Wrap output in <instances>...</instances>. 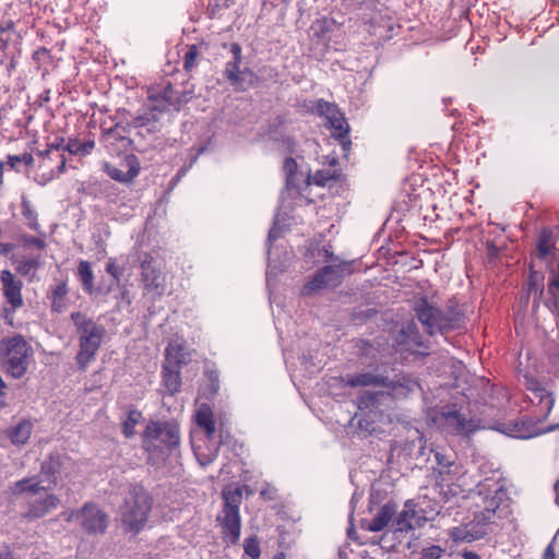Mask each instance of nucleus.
I'll list each match as a JSON object with an SVG mask.
<instances>
[{"label":"nucleus","mask_w":559,"mask_h":559,"mask_svg":"<svg viewBox=\"0 0 559 559\" xmlns=\"http://www.w3.org/2000/svg\"><path fill=\"white\" fill-rule=\"evenodd\" d=\"M63 142L64 141L61 139L57 143L49 144L47 150L38 153L41 162L39 164L35 180L39 185H47L64 171L67 158L61 153V150L68 151L73 155L86 156L93 151L95 146V143L92 140L81 142L78 139H69L64 146L62 145Z\"/></svg>","instance_id":"f257e3e1"},{"label":"nucleus","mask_w":559,"mask_h":559,"mask_svg":"<svg viewBox=\"0 0 559 559\" xmlns=\"http://www.w3.org/2000/svg\"><path fill=\"white\" fill-rule=\"evenodd\" d=\"M507 497L506 479L499 471L492 477H487L477 485V490L472 493V512L474 522L478 525H487L495 522L496 512Z\"/></svg>","instance_id":"f03ea898"},{"label":"nucleus","mask_w":559,"mask_h":559,"mask_svg":"<svg viewBox=\"0 0 559 559\" xmlns=\"http://www.w3.org/2000/svg\"><path fill=\"white\" fill-rule=\"evenodd\" d=\"M153 508V499L142 485H130L120 507V522L126 534L144 531Z\"/></svg>","instance_id":"7ed1b4c3"},{"label":"nucleus","mask_w":559,"mask_h":559,"mask_svg":"<svg viewBox=\"0 0 559 559\" xmlns=\"http://www.w3.org/2000/svg\"><path fill=\"white\" fill-rule=\"evenodd\" d=\"M243 491L247 496L253 493L249 486L227 485L222 491L223 511L217 515V521L222 526L224 538L236 544L240 538L241 518L240 506L242 503Z\"/></svg>","instance_id":"20e7f679"},{"label":"nucleus","mask_w":559,"mask_h":559,"mask_svg":"<svg viewBox=\"0 0 559 559\" xmlns=\"http://www.w3.org/2000/svg\"><path fill=\"white\" fill-rule=\"evenodd\" d=\"M71 319L80 335V350L76 355V362L81 369H85L94 359L103 342L105 330L80 312L72 313Z\"/></svg>","instance_id":"39448f33"},{"label":"nucleus","mask_w":559,"mask_h":559,"mask_svg":"<svg viewBox=\"0 0 559 559\" xmlns=\"http://www.w3.org/2000/svg\"><path fill=\"white\" fill-rule=\"evenodd\" d=\"M0 350L7 372L15 379L22 378L27 371L32 352L27 342L22 336L7 338L1 343Z\"/></svg>","instance_id":"423d86ee"},{"label":"nucleus","mask_w":559,"mask_h":559,"mask_svg":"<svg viewBox=\"0 0 559 559\" xmlns=\"http://www.w3.org/2000/svg\"><path fill=\"white\" fill-rule=\"evenodd\" d=\"M180 442L177 423L152 421L146 426L143 443L146 451H173Z\"/></svg>","instance_id":"0eeeda50"},{"label":"nucleus","mask_w":559,"mask_h":559,"mask_svg":"<svg viewBox=\"0 0 559 559\" xmlns=\"http://www.w3.org/2000/svg\"><path fill=\"white\" fill-rule=\"evenodd\" d=\"M435 459L436 465L432 466V469L441 492L447 499L460 495L462 489L454 484V480L464 474L459 456H435Z\"/></svg>","instance_id":"6e6552de"},{"label":"nucleus","mask_w":559,"mask_h":559,"mask_svg":"<svg viewBox=\"0 0 559 559\" xmlns=\"http://www.w3.org/2000/svg\"><path fill=\"white\" fill-rule=\"evenodd\" d=\"M317 111L320 116L324 117L325 124L332 130V134L340 141L344 152H347L350 146L348 139L349 127L343 115L338 111L334 104L319 100L317 103Z\"/></svg>","instance_id":"1a4fd4ad"},{"label":"nucleus","mask_w":559,"mask_h":559,"mask_svg":"<svg viewBox=\"0 0 559 559\" xmlns=\"http://www.w3.org/2000/svg\"><path fill=\"white\" fill-rule=\"evenodd\" d=\"M1 283L3 296L7 306L3 308V319L7 323L13 324V313L20 309L24 301L22 297V282L16 280L15 276L8 270L1 273Z\"/></svg>","instance_id":"9d476101"},{"label":"nucleus","mask_w":559,"mask_h":559,"mask_svg":"<svg viewBox=\"0 0 559 559\" xmlns=\"http://www.w3.org/2000/svg\"><path fill=\"white\" fill-rule=\"evenodd\" d=\"M108 522V514L94 502H85L79 509V523L86 534H105Z\"/></svg>","instance_id":"9b49d317"},{"label":"nucleus","mask_w":559,"mask_h":559,"mask_svg":"<svg viewBox=\"0 0 559 559\" xmlns=\"http://www.w3.org/2000/svg\"><path fill=\"white\" fill-rule=\"evenodd\" d=\"M496 429L509 437L516 439H528L550 431L552 427H540L539 423L533 420H516L509 424H500Z\"/></svg>","instance_id":"f8f14e48"},{"label":"nucleus","mask_w":559,"mask_h":559,"mask_svg":"<svg viewBox=\"0 0 559 559\" xmlns=\"http://www.w3.org/2000/svg\"><path fill=\"white\" fill-rule=\"evenodd\" d=\"M342 270L337 265H330L318 272L314 277L304 285L302 295H311L319 289L336 286L340 283Z\"/></svg>","instance_id":"ddd939ff"},{"label":"nucleus","mask_w":559,"mask_h":559,"mask_svg":"<svg viewBox=\"0 0 559 559\" xmlns=\"http://www.w3.org/2000/svg\"><path fill=\"white\" fill-rule=\"evenodd\" d=\"M415 311L418 320L426 326L429 334H435L437 331H443L448 324L441 317L439 310L420 299L416 302Z\"/></svg>","instance_id":"4468645a"},{"label":"nucleus","mask_w":559,"mask_h":559,"mask_svg":"<svg viewBox=\"0 0 559 559\" xmlns=\"http://www.w3.org/2000/svg\"><path fill=\"white\" fill-rule=\"evenodd\" d=\"M525 379L526 386L531 391V395L528 396L530 401L538 407L539 417H547L554 406V397L548 390L542 386L534 378L525 377Z\"/></svg>","instance_id":"2eb2a0df"},{"label":"nucleus","mask_w":559,"mask_h":559,"mask_svg":"<svg viewBox=\"0 0 559 559\" xmlns=\"http://www.w3.org/2000/svg\"><path fill=\"white\" fill-rule=\"evenodd\" d=\"M174 349H176L175 346L167 350V355H165L166 357L162 369L163 386L170 395L178 393L181 388L180 368L171 367V364L177 361L176 359L178 358L175 356Z\"/></svg>","instance_id":"dca6fc26"},{"label":"nucleus","mask_w":559,"mask_h":559,"mask_svg":"<svg viewBox=\"0 0 559 559\" xmlns=\"http://www.w3.org/2000/svg\"><path fill=\"white\" fill-rule=\"evenodd\" d=\"M230 51L233 60L226 63L225 75L234 86L242 88L246 78L252 76V73L248 69L240 70L241 47L238 44H233Z\"/></svg>","instance_id":"f3484780"},{"label":"nucleus","mask_w":559,"mask_h":559,"mask_svg":"<svg viewBox=\"0 0 559 559\" xmlns=\"http://www.w3.org/2000/svg\"><path fill=\"white\" fill-rule=\"evenodd\" d=\"M438 428L445 429L452 433H465V419L456 411H442L432 417Z\"/></svg>","instance_id":"a211bd4d"},{"label":"nucleus","mask_w":559,"mask_h":559,"mask_svg":"<svg viewBox=\"0 0 559 559\" xmlns=\"http://www.w3.org/2000/svg\"><path fill=\"white\" fill-rule=\"evenodd\" d=\"M420 516L415 510V504L407 501L403 510L392 521V528L395 532L407 533L419 524Z\"/></svg>","instance_id":"6ab92c4d"},{"label":"nucleus","mask_w":559,"mask_h":559,"mask_svg":"<svg viewBox=\"0 0 559 559\" xmlns=\"http://www.w3.org/2000/svg\"><path fill=\"white\" fill-rule=\"evenodd\" d=\"M397 344L402 347V349L419 353L420 347L423 346L421 337L416 330V326L413 322H408L399 332L396 336Z\"/></svg>","instance_id":"aec40b11"},{"label":"nucleus","mask_w":559,"mask_h":559,"mask_svg":"<svg viewBox=\"0 0 559 559\" xmlns=\"http://www.w3.org/2000/svg\"><path fill=\"white\" fill-rule=\"evenodd\" d=\"M193 418L198 427L204 431L207 438H211L214 435L216 430V424L214 419V413L209 404H199L194 411Z\"/></svg>","instance_id":"412c9836"},{"label":"nucleus","mask_w":559,"mask_h":559,"mask_svg":"<svg viewBox=\"0 0 559 559\" xmlns=\"http://www.w3.org/2000/svg\"><path fill=\"white\" fill-rule=\"evenodd\" d=\"M59 503H60V500L57 496L47 495L45 498L29 503V508H28V511L26 512L25 516L27 519L44 518L51 510L57 509Z\"/></svg>","instance_id":"4be33fe9"},{"label":"nucleus","mask_w":559,"mask_h":559,"mask_svg":"<svg viewBox=\"0 0 559 559\" xmlns=\"http://www.w3.org/2000/svg\"><path fill=\"white\" fill-rule=\"evenodd\" d=\"M395 513L396 508L394 503L388 502L383 504L373 519L367 524L366 528L372 533L382 531L391 521H393V515Z\"/></svg>","instance_id":"5701e85b"},{"label":"nucleus","mask_w":559,"mask_h":559,"mask_svg":"<svg viewBox=\"0 0 559 559\" xmlns=\"http://www.w3.org/2000/svg\"><path fill=\"white\" fill-rule=\"evenodd\" d=\"M544 277L537 272H532L526 285L525 289V298L533 299L534 306H537L539 304V300L543 295L544 284H543Z\"/></svg>","instance_id":"b1692460"},{"label":"nucleus","mask_w":559,"mask_h":559,"mask_svg":"<svg viewBox=\"0 0 559 559\" xmlns=\"http://www.w3.org/2000/svg\"><path fill=\"white\" fill-rule=\"evenodd\" d=\"M284 173L286 176L287 193L292 194L294 191H298V181L304 179V175L297 170V163L294 158H286L284 162Z\"/></svg>","instance_id":"393cba45"},{"label":"nucleus","mask_w":559,"mask_h":559,"mask_svg":"<svg viewBox=\"0 0 559 559\" xmlns=\"http://www.w3.org/2000/svg\"><path fill=\"white\" fill-rule=\"evenodd\" d=\"M267 270H266V276L267 282H270L271 276L277 275V273L282 272L285 267H287L290 264V261L293 259V254L290 252L285 251L284 253V260L278 261L275 258V252L271 247L267 248Z\"/></svg>","instance_id":"a878e982"},{"label":"nucleus","mask_w":559,"mask_h":559,"mask_svg":"<svg viewBox=\"0 0 559 559\" xmlns=\"http://www.w3.org/2000/svg\"><path fill=\"white\" fill-rule=\"evenodd\" d=\"M44 480L33 478H23L19 481H16L11 490L14 495L23 493V492H29V493H37L39 490H48L49 486L43 485Z\"/></svg>","instance_id":"bb28decb"},{"label":"nucleus","mask_w":559,"mask_h":559,"mask_svg":"<svg viewBox=\"0 0 559 559\" xmlns=\"http://www.w3.org/2000/svg\"><path fill=\"white\" fill-rule=\"evenodd\" d=\"M141 267L145 288L158 290L163 282L162 273L146 261L142 263Z\"/></svg>","instance_id":"cd10ccee"},{"label":"nucleus","mask_w":559,"mask_h":559,"mask_svg":"<svg viewBox=\"0 0 559 559\" xmlns=\"http://www.w3.org/2000/svg\"><path fill=\"white\" fill-rule=\"evenodd\" d=\"M32 432V423L28 420H23L19 423L12 430L10 431V439L12 443L15 444H24Z\"/></svg>","instance_id":"c85d7f7f"},{"label":"nucleus","mask_w":559,"mask_h":559,"mask_svg":"<svg viewBox=\"0 0 559 559\" xmlns=\"http://www.w3.org/2000/svg\"><path fill=\"white\" fill-rule=\"evenodd\" d=\"M40 265L38 258H22L16 260V272L23 276L33 277Z\"/></svg>","instance_id":"c756f323"},{"label":"nucleus","mask_w":559,"mask_h":559,"mask_svg":"<svg viewBox=\"0 0 559 559\" xmlns=\"http://www.w3.org/2000/svg\"><path fill=\"white\" fill-rule=\"evenodd\" d=\"M478 533H474L469 530L468 525L456 526L450 531V537L455 543H471L479 538Z\"/></svg>","instance_id":"7c9ffc66"},{"label":"nucleus","mask_w":559,"mask_h":559,"mask_svg":"<svg viewBox=\"0 0 559 559\" xmlns=\"http://www.w3.org/2000/svg\"><path fill=\"white\" fill-rule=\"evenodd\" d=\"M68 289L66 283L58 284L51 294V307L57 312H62L66 309V296Z\"/></svg>","instance_id":"2f4dec72"},{"label":"nucleus","mask_w":559,"mask_h":559,"mask_svg":"<svg viewBox=\"0 0 559 559\" xmlns=\"http://www.w3.org/2000/svg\"><path fill=\"white\" fill-rule=\"evenodd\" d=\"M142 420V413L136 409H131L127 418L122 421V432L124 437L130 438L135 433V427Z\"/></svg>","instance_id":"473e14b6"},{"label":"nucleus","mask_w":559,"mask_h":559,"mask_svg":"<svg viewBox=\"0 0 559 559\" xmlns=\"http://www.w3.org/2000/svg\"><path fill=\"white\" fill-rule=\"evenodd\" d=\"M78 272L84 289L87 293H92L94 286V274L92 271L91 263L87 261H81L78 267Z\"/></svg>","instance_id":"72a5a7b5"},{"label":"nucleus","mask_w":559,"mask_h":559,"mask_svg":"<svg viewBox=\"0 0 559 559\" xmlns=\"http://www.w3.org/2000/svg\"><path fill=\"white\" fill-rule=\"evenodd\" d=\"M175 346L176 349H174L175 352V356H177L178 358L176 360L178 361H174L171 364V367H176V368H180L181 365H186L189 362L190 360V353L186 349L185 345L178 341H173L168 344V346L166 347V352L170 348Z\"/></svg>","instance_id":"f704fd0d"},{"label":"nucleus","mask_w":559,"mask_h":559,"mask_svg":"<svg viewBox=\"0 0 559 559\" xmlns=\"http://www.w3.org/2000/svg\"><path fill=\"white\" fill-rule=\"evenodd\" d=\"M552 235L550 230H543L538 243H537V252L539 258H546L554 247Z\"/></svg>","instance_id":"c9c22d12"},{"label":"nucleus","mask_w":559,"mask_h":559,"mask_svg":"<svg viewBox=\"0 0 559 559\" xmlns=\"http://www.w3.org/2000/svg\"><path fill=\"white\" fill-rule=\"evenodd\" d=\"M345 381L346 384L350 386H368L378 384L380 382L378 377H374L370 373H361L358 376L347 377Z\"/></svg>","instance_id":"e433bc0d"},{"label":"nucleus","mask_w":559,"mask_h":559,"mask_svg":"<svg viewBox=\"0 0 559 559\" xmlns=\"http://www.w3.org/2000/svg\"><path fill=\"white\" fill-rule=\"evenodd\" d=\"M59 463L53 459V456H49V460L41 463V473L38 477H35L36 479H43L45 481L44 476H47V479H50V476L52 479L49 481V484H56V477L55 473L58 468ZM50 487V485H48Z\"/></svg>","instance_id":"4c0bfd02"},{"label":"nucleus","mask_w":559,"mask_h":559,"mask_svg":"<svg viewBox=\"0 0 559 559\" xmlns=\"http://www.w3.org/2000/svg\"><path fill=\"white\" fill-rule=\"evenodd\" d=\"M331 24V21L328 19L316 20L311 25L312 35L325 39V33L330 31Z\"/></svg>","instance_id":"58836bf2"},{"label":"nucleus","mask_w":559,"mask_h":559,"mask_svg":"<svg viewBox=\"0 0 559 559\" xmlns=\"http://www.w3.org/2000/svg\"><path fill=\"white\" fill-rule=\"evenodd\" d=\"M336 177V170L329 169V170H319L316 173V175L311 178L312 182L318 186H325L331 180H333Z\"/></svg>","instance_id":"ea45409f"},{"label":"nucleus","mask_w":559,"mask_h":559,"mask_svg":"<svg viewBox=\"0 0 559 559\" xmlns=\"http://www.w3.org/2000/svg\"><path fill=\"white\" fill-rule=\"evenodd\" d=\"M24 163L26 166H32L34 163V158L31 154L25 153L23 155H9L8 156V165L12 169L17 168V164Z\"/></svg>","instance_id":"a19ab883"},{"label":"nucleus","mask_w":559,"mask_h":559,"mask_svg":"<svg viewBox=\"0 0 559 559\" xmlns=\"http://www.w3.org/2000/svg\"><path fill=\"white\" fill-rule=\"evenodd\" d=\"M243 548L245 552L252 559H258L260 557V546L255 538L250 537L245 539Z\"/></svg>","instance_id":"79ce46f5"},{"label":"nucleus","mask_w":559,"mask_h":559,"mask_svg":"<svg viewBox=\"0 0 559 559\" xmlns=\"http://www.w3.org/2000/svg\"><path fill=\"white\" fill-rule=\"evenodd\" d=\"M444 551L441 546L432 545L421 550L419 559H440Z\"/></svg>","instance_id":"37998d69"},{"label":"nucleus","mask_w":559,"mask_h":559,"mask_svg":"<svg viewBox=\"0 0 559 559\" xmlns=\"http://www.w3.org/2000/svg\"><path fill=\"white\" fill-rule=\"evenodd\" d=\"M284 228H285V224H282L280 215H277L275 218L274 225L269 233L267 242L271 243L272 241L280 238L282 233L284 231Z\"/></svg>","instance_id":"c03bdc74"},{"label":"nucleus","mask_w":559,"mask_h":559,"mask_svg":"<svg viewBox=\"0 0 559 559\" xmlns=\"http://www.w3.org/2000/svg\"><path fill=\"white\" fill-rule=\"evenodd\" d=\"M13 27V23L11 21L7 22L5 25L0 26V48H4L7 40L10 39L11 34L10 31Z\"/></svg>","instance_id":"a18cd8bd"},{"label":"nucleus","mask_w":559,"mask_h":559,"mask_svg":"<svg viewBox=\"0 0 559 559\" xmlns=\"http://www.w3.org/2000/svg\"><path fill=\"white\" fill-rule=\"evenodd\" d=\"M198 56V49L195 46H191L186 53L185 57V68L187 70L191 69L194 66L195 59Z\"/></svg>","instance_id":"49530a36"},{"label":"nucleus","mask_w":559,"mask_h":559,"mask_svg":"<svg viewBox=\"0 0 559 559\" xmlns=\"http://www.w3.org/2000/svg\"><path fill=\"white\" fill-rule=\"evenodd\" d=\"M556 544H557V536H554L552 540L549 543V545L544 550L542 559H556Z\"/></svg>","instance_id":"de8ad7c7"},{"label":"nucleus","mask_w":559,"mask_h":559,"mask_svg":"<svg viewBox=\"0 0 559 559\" xmlns=\"http://www.w3.org/2000/svg\"><path fill=\"white\" fill-rule=\"evenodd\" d=\"M0 559H20L14 550L7 544L0 546Z\"/></svg>","instance_id":"09e8293b"},{"label":"nucleus","mask_w":559,"mask_h":559,"mask_svg":"<svg viewBox=\"0 0 559 559\" xmlns=\"http://www.w3.org/2000/svg\"><path fill=\"white\" fill-rule=\"evenodd\" d=\"M106 271L112 275L116 280H119L120 271L112 259L109 260L106 266Z\"/></svg>","instance_id":"8fccbe9b"},{"label":"nucleus","mask_w":559,"mask_h":559,"mask_svg":"<svg viewBox=\"0 0 559 559\" xmlns=\"http://www.w3.org/2000/svg\"><path fill=\"white\" fill-rule=\"evenodd\" d=\"M66 522L71 523L74 519L79 521V510H71L69 512H62L60 514Z\"/></svg>","instance_id":"3c124183"},{"label":"nucleus","mask_w":559,"mask_h":559,"mask_svg":"<svg viewBox=\"0 0 559 559\" xmlns=\"http://www.w3.org/2000/svg\"><path fill=\"white\" fill-rule=\"evenodd\" d=\"M210 381H211V394H215L218 390V378H217V374L215 372H211L210 374Z\"/></svg>","instance_id":"603ef678"},{"label":"nucleus","mask_w":559,"mask_h":559,"mask_svg":"<svg viewBox=\"0 0 559 559\" xmlns=\"http://www.w3.org/2000/svg\"><path fill=\"white\" fill-rule=\"evenodd\" d=\"M26 243L31 245V246H35L39 249H43L45 247V242L41 239L35 238V237L27 239Z\"/></svg>","instance_id":"864d4df0"},{"label":"nucleus","mask_w":559,"mask_h":559,"mask_svg":"<svg viewBox=\"0 0 559 559\" xmlns=\"http://www.w3.org/2000/svg\"><path fill=\"white\" fill-rule=\"evenodd\" d=\"M461 556L463 559H480L476 552L469 550H464Z\"/></svg>","instance_id":"5fc2aeb1"},{"label":"nucleus","mask_w":559,"mask_h":559,"mask_svg":"<svg viewBox=\"0 0 559 559\" xmlns=\"http://www.w3.org/2000/svg\"><path fill=\"white\" fill-rule=\"evenodd\" d=\"M260 495H261V497H263V498H269V499H271V498H272L271 491H270L269 489H263V490H261V491H260Z\"/></svg>","instance_id":"6e6d98bb"},{"label":"nucleus","mask_w":559,"mask_h":559,"mask_svg":"<svg viewBox=\"0 0 559 559\" xmlns=\"http://www.w3.org/2000/svg\"><path fill=\"white\" fill-rule=\"evenodd\" d=\"M5 383L3 382L2 378L0 377V395L4 394Z\"/></svg>","instance_id":"4d7b16f0"},{"label":"nucleus","mask_w":559,"mask_h":559,"mask_svg":"<svg viewBox=\"0 0 559 559\" xmlns=\"http://www.w3.org/2000/svg\"><path fill=\"white\" fill-rule=\"evenodd\" d=\"M326 159H328V163H329L330 165H332V166H334V165L336 164V159H335V157H329V156H326Z\"/></svg>","instance_id":"13d9d810"},{"label":"nucleus","mask_w":559,"mask_h":559,"mask_svg":"<svg viewBox=\"0 0 559 559\" xmlns=\"http://www.w3.org/2000/svg\"><path fill=\"white\" fill-rule=\"evenodd\" d=\"M110 176L114 178V179H117V180H121L119 174L115 170L112 173H110Z\"/></svg>","instance_id":"bf43d9fd"},{"label":"nucleus","mask_w":559,"mask_h":559,"mask_svg":"<svg viewBox=\"0 0 559 559\" xmlns=\"http://www.w3.org/2000/svg\"><path fill=\"white\" fill-rule=\"evenodd\" d=\"M418 384L416 382H412L409 383V385L407 386L408 388V391H413L414 386H417Z\"/></svg>","instance_id":"052dcab7"},{"label":"nucleus","mask_w":559,"mask_h":559,"mask_svg":"<svg viewBox=\"0 0 559 559\" xmlns=\"http://www.w3.org/2000/svg\"><path fill=\"white\" fill-rule=\"evenodd\" d=\"M3 164L0 162V182L2 181Z\"/></svg>","instance_id":"680f3d73"},{"label":"nucleus","mask_w":559,"mask_h":559,"mask_svg":"<svg viewBox=\"0 0 559 559\" xmlns=\"http://www.w3.org/2000/svg\"><path fill=\"white\" fill-rule=\"evenodd\" d=\"M209 462H211V460L200 461L201 464H207Z\"/></svg>","instance_id":"e2e57ef3"},{"label":"nucleus","mask_w":559,"mask_h":559,"mask_svg":"<svg viewBox=\"0 0 559 559\" xmlns=\"http://www.w3.org/2000/svg\"><path fill=\"white\" fill-rule=\"evenodd\" d=\"M309 185H310V178H308V181L306 183V188L309 187Z\"/></svg>","instance_id":"0e129e2a"},{"label":"nucleus","mask_w":559,"mask_h":559,"mask_svg":"<svg viewBox=\"0 0 559 559\" xmlns=\"http://www.w3.org/2000/svg\"><path fill=\"white\" fill-rule=\"evenodd\" d=\"M414 435L419 436V431L415 430Z\"/></svg>","instance_id":"69168bd1"},{"label":"nucleus","mask_w":559,"mask_h":559,"mask_svg":"<svg viewBox=\"0 0 559 559\" xmlns=\"http://www.w3.org/2000/svg\"><path fill=\"white\" fill-rule=\"evenodd\" d=\"M556 500L559 503V492L557 493V499Z\"/></svg>","instance_id":"338daca9"},{"label":"nucleus","mask_w":559,"mask_h":559,"mask_svg":"<svg viewBox=\"0 0 559 559\" xmlns=\"http://www.w3.org/2000/svg\"><path fill=\"white\" fill-rule=\"evenodd\" d=\"M3 405H4V403H3V402H0V408H1Z\"/></svg>","instance_id":"774afa93"}]
</instances>
